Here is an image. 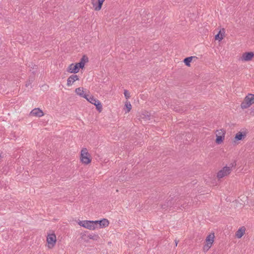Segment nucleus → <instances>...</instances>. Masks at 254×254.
Segmentation results:
<instances>
[{
  "label": "nucleus",
  "instance_id": "19",
  "mask_svg": "<svg viewBox=\"0 0 254 254\" xmlns=\"http://www.w3.org/2000/svg\"><path fill=\"white\" fill-rule=\"evenodd\" d=\"M88 237L90 240L93 241H98L100 238L98 235L95 234H90L88 235Z\"/></svg>",
  "mask_w": 254,
  "mask_h": 254
},
{
  "label": "nucleus",
  "instance_id": "14",
  "mask_svg": "<svg viewBox=\"0 0 254 254\" xmlns=\"http://www.w3.org/2000/svg\"><path fill=\"white\" fill-rule=\"evenodd\" d=\"M80 68L75 64H72L68 67L67 71L70 73H77Z\"/></svg>",
  "mask_w": 254,
  "mask_h": 254
},
{
  "label": "nucleus",
  "instance_id": "16",
  "mask_svg": "<svg viewBox=\"0 0 254 254\" xmlns=\"http://www.w3.org/2000/svg\"><path fill=\"white\" fill-rule=\"evenodd\" d=\"M104 1L105 0H98L97 4L92 1V3L94 8V10L96 11L100 10L101 9L103 3Z\"/></svg>",
  "mask_w": 254,
  "mask_h": 254
},
{
  "label": "nucleus",
  "instance_id": "22",
  "mask_svg": "<svg viewBox=\"0 0 254 254\" xmlns=\"http://www.w3.org/2000/svg\"><path fill=\"white\" fill-rule=\"evenodd\" d=\"M67 79H78V77L76 75L72 74Z\"/></svg>",
  "mask_w": 254,
  "mask_h": 254
},
{
  "label": "nucleus",
  "instance_id": "11",
  "mask_svg": "<svg viewBox=\"0 0 254 254\" xmlns=\"http://www.w3.org/2000/svg\"><path fill=\"white\" fill-rule=\"evenodd\" d=\"M246 228L245 226H241L236 231L235 234V237L237 239H241L243 236H244L246 232Z\"/></svg>",
  "mask_w": 254,
  "mask_h": 254
},
{
  "label": "nucleus",
  "instance_id": "5",
  "mask_svg": "<svg viewBox=\"0 0 254 254\" xmlns=\"http://www.w3.org/2000/svg\"><path fill=\"white\" fill-rule=\"evenodd\" d=\"M215 143L216 145L223 144L225 140L226 131L225 129L220 128L216 129L214 132Z\"/></svg>",
  "mask_w": 254,
  "mask_h": 254
},
{
  "label": "nucleus",
  "instance_id": "4",
  "mask_svg": "<svg viewBox=\"0 0 254 254\" xmlns=\"http://www.w3.org/2000/svg\"><path fill=\"white\" fill-rule=\"evenodd\" d=\"M215 238L214 232H211L208 234L204 242L202 248L203 252H207L212 247L214 242Z\"/></svg>",
  "mask_w": 254,
  "mask_h": 254
},
{
  "label": "nucleus",
  "instance_id": "6",
  "mask_svg": "<svg viewBox=\"0 0 254 254\" xmlns=\"http://www.w3.org/2000/svg\"><path fill=\"white\" fill-rule=\"evenodd\" d=\"M248 134V130L247 129H242L237 132L233 139V142L235 144H239L240 141L245 140Z\"/></svg>",
  "mask_w": 254,
  "mask_h": 254
},
{
  "label": "nucleus",
  "instance_id": "20",
  "mask_svg": "<svg viewBox=\"0 0 254 254\" xmlns=\"http://www.w3.org/2000/svg\"><path fill=\"white\" fill-rule=\"evenodd\" d=\"M224 34L221 33V30L219 31V33L215 35V40H218L219 41H221L223 39Z\"/></svg>",
  "mask_w": 254,
  "mask_h": 254
},
{
  "label": "nucleus",
  "instance_id": "25",
  "mask_svg": "<svg viewBox=\"0 0 254 254\" xmlns=\"http://www.w3.org/2000/svg\"><path fill=\"white\" fill-rule=\"evenodd\" d=\"M35 66L36 67V68H36V69H37V65H35Z\"/></svg>",
  "mask_w": 254,
  "mask_h": 254
},
{
  "label": "nucleus",
  "instance_id": "8",
  "mask_svg": "<svg viewBox=\"0 0 254 254\" xmlns=\"http://www.w3.org/2000/svg\"><path fill=\"white\" fill-rule=\"evenodd\" d=\"M253 104H254V94H249L244 99L241 104V107L243 109H247Z\"/></svg>",
  "mask_w": 254,
  "mask_h": 254
},
{
  "label": "nucleus",
  "instance_id": "12",
  "mask_svg": "<svg viewBox=\"0 0 254 254\" xmlns=\"http://www.w3.org/2000/svg\"><path fill=\"white\" fill-rule=\"evenodd\" d=\"M254 56L253 52L244 53L241 57V59L244 61H250Z\"/></svg>",
  "mask_w": 254,
  "mask_h": 254
},
{
  "label": "nucleus",
  "instance_id": "17",
  "mask_svg": "<svg viewBox=\"0 0 254 254\" xmlns=\"http://www.w3.org/2000/svg\"><path fill=\"white\" fill-rule=\"evenodd\" d=\"M125 110L126 113H129L131 111V108H132V106L129 101L127 100L125 102Z\"/></svg>",
  "mask_w": 254,
  "mask_h": 254
},
{
  "label": "nucleus",
  "instance_id": "21",
  "mask_svg": "<svg viewBox=\"0 0 254 254\" xmlns=\"http://www.w3.org/2000/svg\"><path fill=\"white\" fill-rule=\"evenodd\" d=\"M124 95H125V96L127 100L130 98V93H129V92L128 91H127V90H124Z\"/></svg>",
  "mask_w": 254,
  "mask_h": 254
},
{
  "label": "nucleus",
  "instance_id": "13",
  "mask_svg": "<svg viewBox=\"0 0 254 254\" xmlns=\"http://www.w3.org/2000/svg\"><path fill=\"white\" fill-rule=\"evenodd\" d=\"M88 62V58L86 55H83L79 63L76 64L80 68H83L86 63Z\"/></svg>",
  "mask_w": 254,
  "mask_h": 254
},
{
  "label": "nucleus",
  "instance_id": "7",
  "mask_svg": "<svg viewBox=\"0 0 254 254\" xmlns=\"http://www.w3.org/2000/svg\"><path fill=\"white\" fill-rule=\"evenodd\" d=\"M231 167L225 166L219 170L216 173V178L218 180L228 176L232 172Z\"/></svg>",
  "mask_w": 254,
  "mask_h": 254
},
{
  "label": "nucleus",
  "instance_id": "10",
  "mask_svg": "<svg viewBox=\"0 0 254 254\" xmlns=\"http://www.w3.org/2000/svg\"><path fill=\"white\" fill-rule=\"evenodd\" d=\"M44 113L43 111L39 108L33 109L30 113V116L35 117H42L44 116Z\"/></svg>",
  "mask_w": 254,
  "mask_h": 254
},
{
  "label": "nucleus",
  "instance_id": "24",
  "mask_svg": "<svg viewBox=\"0 0 254 254\" xmlns=\"http://www.w3.org/2000/svg\"><path fill=\"white\" fill-rule=\"evenodd\" d=\"M175 245H176V246H177V245H178V242H176Z\"/></svg>",
  "mask_w": 254,
  "mask_h": 254
},
{
  "label": "nucleus",
  "instance_id": "1",
  "mask_svg": "<svg viewBox=\"0 0 254 254\" xmlns=\"http://www.w3.org/2000/svg\"><path fill=\"white\" fill-rule=\"evenodd\" d=\"M77 224L81 227L89 230L94 231L98 229H103L108 227L110 221L106 218L100 220H79Z\"/></svg>",
  "mask_w": 254,
  "mask_h": 254
},
{
  "label": "nucleus",
  "instance_id": "23",
  "mask_svg": "<svg viewBox=\"0 0 254 254\" xmlns=\"http://www.w3.org/2000/svg\"><path fill=\"white\" fill-rule=\"evenodd\" d=\"M74 81V80H73V81H72V80H68V82H67V85H68V86H69L73 84V83Z\"/></svg>",
  "mask_w": 254,
  "mask_h": 254
},
{
  "label": "nucleus",
  "instance_id": "18",
  "mask_svg": "<svg viewBox=\"0 0 254 254\" xmlns=\"http://www.w3.org/2000/svg\"><path fill=\"white\" fill-rule=\"evenodd\" d=\"M193 59H197V58L195 56L187 57L184 59V62L186 65L190 66V63L191 62Z\"/></svg>",
  "mask_w": 254,
  "mask_h": 254
},
{
  "label": "nucleus",
  "instance_id": "15",
  "mask_svg": "<svg viewBox=\"0 0 254 254\" xmlns=\"http://www.w3.org/2000/svg\"><path fill=\"white\" fill-rule=\"evenodd\" d=\"M75 91L77 95L84 98H85V97L88 94L86 93L85 91H84L83 88L81 87L76 88Z\"/></svg>",
  "mask_w": 254,
  "mask_h": 254
},
{
  "label": "nucleus",
  "instance_id": "9",
  "mask_svg": "<svg viewBox=\"0 0 254 254\" xmlns=\"http://www.w3.org/2000/svg\"><path fill=\"white\" fill-rule=\"evenodd\" d=\"M89 102L94 105L96 106V109L99 112H101L102 111V105L101 102L98 99L95 98L93 96L87 94L85 98Z\"/></svg>",
  "mask_w": 254,
  "mask_h": 254
},
{
  "label": "nucleus",
  "instance_id": "2",
  "mask_svg": "<svg viewBox=\"0 0 254 254\" xmlns=\"http://www.w3.org/2000/svg\"><path fill=\"white\" fill-rule=\"evenodd\" d=\"M80 163L83 166H89L91 164L93 157L89 150L85 147H82L78 154Z\"/></svg>",
  "mask_w": 254,
  "mask_h": 254
},
{
  "label": "nucleus",
  "instance_id": "3",
  "mask_svg": "<svg viewBox=\"0 0 254 254\" xmlns=\"http://www.w3.org/2000/svg\"><path fill=\"white\" fill-rule=\"evenodd\" d=\"M45 237V246L46 248L49 250L54 249L58 242V238L55 231L52 230H49L46 233Z\"/></svg>",
  "mask_w": 254,
  "mask_h": 254
}]
</instances>
